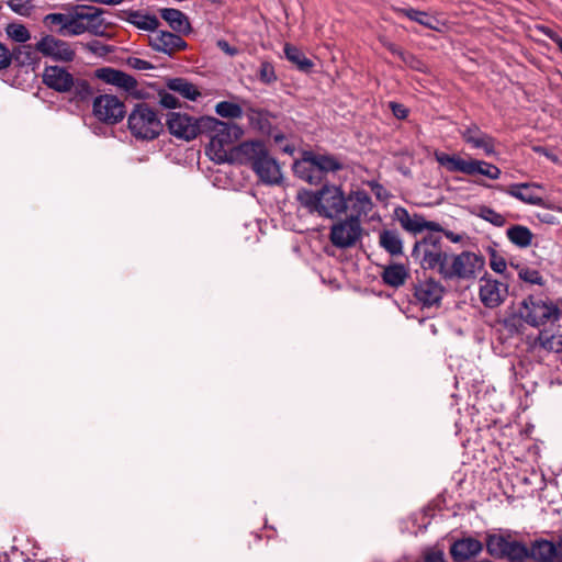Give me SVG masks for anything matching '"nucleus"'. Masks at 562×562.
I'll return each instance as SVG.
<instances>
[{
  "mask_svg": "<svg viewBox=\"0 0 562 562\" xmlns=\"http://www.w3.org/2000/svg\"><path fill=\"white\" fill-rule=\"evenodd\" d=\"M127 126L135 138L143 140L157 138L164 128L156 111L145 102L135 104L127 117Z\"/></svg>",
  "mask_w": 562,
  "mask_h": 562,
  "instance_id": "nucleus-8",
  "label": "nucleus"
},
{
  "mask_svg": "<svg viewBox=\"0 0 562 562\" xmlns=\"http://www.w3.org/2000/svg\"><path fill=\"white\" fill-rule=\"evenodd\" d=\"M92 112L100 122L109 125L121 122L126 114L124 103L112 94L98 95L93 100Z\"/></svg>",
  "mask_w": 562,
  "mask_h": 562,
  "instance_id": "nucleus-12",
  "label": "nucleus"
},
{
  "mask_svg": "<svg viewBox=\"0 0 562 562\" xmlns=\"http://www.w3.org/2000/svg\"><path fill=\"white\" fill-rule=\"evenodd\" d=\"M379 245L392 257L403 255V240L395 229H383L379 234Z\"/></svg>",
  "mask_w": 562,
  "mask_h": 562,
  "instance_id": "nucleus-27",
  "label": "nucleus"
},
{
  "mask_svg": "<svg viewBox=\"0 0 562 562\" xmlns=\"http://www.w3.org/2000/svg\"><path fill=\"white\" fill-rule=\"evenodd\" d=\"M126 64L131 68L136 69V70H149V69L155 68L153 64H150L149 61H147L145 59L138 58V57H128L126 59Z\"/></svg>",
  "mask_w": 562,
  "mask_h": 562,
  "instance_id": "nucleus-49",
  "label": "nucleus"
},
{
  "mask_svg": "<svg viewBox=\"0 0 562 562\" xmlns=\"http://www.w3.org/2000/svg\"><path fill=\"white\" fill-rule=\"evenodd\" d=\"M445 235L449 240H451L452 243H461L462 239H463V236L460 235V234H456L451 231H447L443 228V232H441V236Z\"/></svg>",
  "mask_w": 562,
  "mask_h": 562,
  "instance_id": "nucleus-58",
  "label": "nucleus"
},
{
  "mask_svg": "<svg viewBox=\"0 0 562 562\" xmlns=\"http://www.w3.org/2000/svg\"><path fill=\"white\" fill-rule=\"evenodd\" d=\"M258 78L262 83L270 85L277 80L274 67L270 61H261Z\"/></svg>",
  "mask_w": 562,
  "mask_h": 562,
  "instance_id": "nucleus-45",
  "label": "nucleus"
},
{
  "mask_svg": "<svg viewBox=\"0 0 562 562\" xmlns=\"http://www.w3.org/2000/svg\"><path fill=\"white\" fill-rule=\"evenodd\" d=\"M35 49L45 57H50L56 61L71 63L76 57V52L71 45L53 35L43 36L36 44Z\"/></svg>",
  "mask_w": 562,
  "mask_h": 562,
  "instance_id": "nucleus-14",
  "label": "nucleus"
},
{
  "mask_svg": "<svg viewBox=\"0 0 562 562\" xmlns=\"http://www.w3.org/2000/svg\"><path fill=\"white\" fill-rule=\"evenodd\" d=\"M122 14L126 22L143 31L154 32L160 25L156 15L143 13L140 10H124Z\"/></svg>",
  "mask_w": 562,
  "mask_h": 562,
  "instance_id": "nucleus-26",
  "label": "nucleus"
},
{
  "mask_svg": "<svg viewBox=\"0 0 562 562\" xmlns=\"http://www.w3.org/2000/svg\"><path fill=\"white\" fill-rule=\"evenodd\" d=\"M166 86L169 90L191 101H195L201 95L198 87L186 78L177 77L168 79Z\"/></svg>",
  "mask_w": 562,
  "mask_h": 562,
  "instance_id": "nucleus-32",
  "label": "nucleus"
},
{
  "mask_svg": "<svg viewBox=\"0 0 562 562\" xmlns=\"http://www.w3.org/2000/svg\"><path fill=\"white\" fill-rule=\"evenodd\" d=\"M394 215L396 220L400 222L402 228L404 229L408 223L411 222L412 215L408 213V211L403 206H397L394 210Z\"/></svg>",
  "mask_w": 562,
  "mask_h": 562,
  "instance_id": "nucleus-51",
  "label": "nucleus"
},
{
  "mask_svg": "<svg viewBox=\"0 0 562 562\" xmlns=\"http://www.w3.org/2000/svg\"><path fill=\"white\" fill-rule=\"evenodd\" d=\"M313 162L311 150H306L303 153L302 158L293 164V172L296 177L311 184H319L323 179Z\"/></svg>",
  "mask_w": 562,
  "mask_h": 562,
  "instance_id": "nucleus-22",
  "label": "nucleus"
},
{
  "mask_svg": "<svg viewBox=\"0 0 562 562\" xmlns=\"http://www.w3.org/2000/svg\"><path fill=\"white\" fill-rule=\"evenodd\" d=\"M201 123L202 134L210 137L207 150L212 160L217 164H237L235 156L239 145H233L243 136V128L235 123L220 121L213 116H201Z\"/></svg>",
  "mask_w": 562,
  "mask_h": 562,
  "instance_id": "nucleus-1",
  "label": "nucleus"
},
{
  "mask_svg": "<svg viewBox=\"0 0 562 562\" xmlns=\"http://www.w3.org/2000/svg\"><path fill=\"white\" fill-rule=\"evenodd\" d=\"M383 46L393 55L397 56L398 58H401L404 49H402L400 46H397L396 44L392 43V42H383Z\"/></svg>",
  "mask_w": 562,
  "mask_h": 562,
  "instance_id": "nucleus-56",
  "label": "nucleus"
},
{
  "mask_svg": "<svg viewBox=\"0 0 562 562\" xmlns=\"http://www.w3.org/2000/svg\"><path fill=\"white\" fill-rule=\"evenodd\" d=\"M10 49L0 43V70L7 69L10 66Z\"/></svg>",
  "mask_w": 562,
  "mask_h": 562,
  "instance_id": "nucleus-54",
  "label": "nucleus"
},
{
  "mask_svg": "<svg viewBox=\"0 0 562 562\" xmlns=\"http://www.w3.org/2000/svg\"><path fill=\"white\" fill-rule=\"evenodd\" d=\"M477 216L496 227H503L506 224V220L501 213L486 205L477 207Z\"/></svg>",
  "mask_w": 562,
  "mask_h": 562,
  "instance_id": "nucleus-41",
  "label": "nucleus"
},
{
  "mask_svg": "<svg viewBox=\"0 0 562 562\" xmlns=\"http://www.w3.org/2000/svg\"><path fill=\"white\" fill-rule=\"evenodd\" d=\"M555 546V552H554V555H555V561H562V539L554 543Z\"/></svg>",
  "mask_w": 562,
  "mask_h": 562,
  "instance_id": "nucleus-62",
  "label": "nucleus"
},
{
  "mask_svg": "<svg viewBox=\"0 0 562 562\" xmlns=\"http://www.w3.org/2000/svg\"><path fill=\"white\" fill-rule=\"evenodd\" d=\"M506 236L512 244L519 248H527L531 245L533 234L524 225H513L506 231Z\"/></svg>",
  "mask_w": 562,
  "mask_h": 562,
  "instance_id": "nucleus-34",
  "label": "nucleus"
},
{
  "mask_svg": "<svg viewBox=\"0 0 562 562\" xmlns=\"http://www.w3.org/2000/svg\"><path fill=\"white\" fill-rule=\"evenodd\" d=\"M394 11L429 30H438V20L425 11H419L414 8H395Z\"/></svg>",
  "mask_w": 562,
  "mask_h": 562,
  "instance_id": "nucleus-33",
  "label": "nucleus"
},
{
  "mask_svg": "<svg viewBox=\"0 0 562 562\" xmlns=\"http://www.w3.org/2000/svg\"><path fill=\"white\" fill-rule=\"evenodd\" d=\"M406 66L419 69L420 60L412 53L404 50L400 58Z\"/></svg>",
  "mask_w": 562,
  "mask_h": 562,
  "instance_id": "nucleus-53",
  "label": "nucleus"
},
{
  "mask_svg": "<svg viewBox=\"0 0 562 562\" xmlns=\"http://www.w3.org/2000/svg\"><path fill=\"white\" fill-rule=\"evenodd\" d=\"M427 271H415L413 296L422 308L439 306L445 294V286L434 277L427 276Z\"/></svg>",
  "mask_w": 562,
  "mask_h": 562,
  "instance_id": "nucleus-11",
  "label": "nucleus"
},
{
  "mask_svg": "<svg viewBox=\"0 0 562 562\" xmlns=\"http://www.w3.org/2000/svg\"><path fill=\"white\" fill-rule=\"evenodd\" d=\"M346 198L341 187L327 183L317 191L300 189L296 193V200L304 209L326 218H338L347 212Z\"/></svg>",
  "mask_w": 562,
  "mask_h": 562,
  "instance_id": "nucleus-2",
  "label": "nucleus"
},
{
  "mask_svg": "<svg viewBox=\"0 0 562 562\" xmlns=\"http://www.w3.org/2000/svg\"><path fill=\"white\" fill-rule=\"evenodd\" d=\"M159 14L161 19L168 23L173 32L182 35H188L192 32L189 18L181 10L175 8H164L159 10Z\"/></svg>",
  "mask_w": 562,
  "mask_h": 562,
  "instance_id": "nucleus-23",
  "label": "nucleus"
},
{
  "mask_svg": "<svg viewBox=\"0 0 562 562\" xmlns=\"http://www.w3.org/2000/svg\"><path fill=\"white\" fill-rule=\"evenodd\" d=\"M215 112L225 119H240L244 114L243 108L234 102L221 101L215 106Z\"/></svg>",
  "mask_w": 562,
  "mask_h": 562,
  "instance_id": "nucleus-40",
  "label": "nucleus"
},
{
  "mask_svg": "<svg viewBox=\"0 0 562 562\" xmlns=\"http://www.w3.org/2000/svg\"><path fill=\"white\" fill-rule=\"evenodd\" d=\"M348 210L350 214L347 218L359 222L361 224V217L367 216L373 207L372 200L368 192L364 190L351 191L347 198Z\"/></svg>",
  "mask_w": 562,
  "mask_h": 562,
  "instance_id": "nucleus-21",
  "label": "nucleus"
},
{
  "mask_svg": "<svg viewBox=\"0 0 562 562\" xmlns=\"http://www.w3.org/2000/svg\"><path fill=\"white\" fill-rule=\"evenodd\" d=\"M166 125L171 135L184 140H192L202 134L201 117L194 119L179 112H169Z\"/></svg>",
  "mask_w": 562,
  "mask_h": 562,
  "instance_id": "nucleus-13",
  "label": "nucleus"
},
{
  "mask_svg": "<svg viewBox=\"0 0 562 562\" xmlns=\"http://www.w3.org/2000/svg\"><path fill=\"white\" fill-rule=\"evenodd\" d=\"M311 156L314 161L313 164L315 165L316 170L323 180L328 172H336L344 168L342 162L339 161L334 155L317 154L311 150Z\"/></svg>",
  "mask_w": 562,
  "mask_h": 562,
  "instance_id": "nucleus-30",
  "label": "nucleus"
},
{
  "mask_svg": "<svg viewBox=\"0 0 562 562\" xmlns=\"http://www.w3.org/2000/svg\"><path fill=\"white\" fill-rule=\"evenodd\" d=\"M284 55L290 63L295 65L300 71L305 74H310L315 66L314 61L307 58L299 47L289 43L284 45Z\"/></svg>",
  "mask_w": 562,
  "mask_h": 562,
  "instance_id": "nucleus-31",
  "label": "nucleus"
},
{
  "mask_svg": "<svg viewBox=\"0 0 562 562\" xmlns=\"http://www.w3.org/2000/svg\"><path fill=\"white\" fill-rule=\"evenodd\" d=\"M247 117L252 128L263 134H270L272 127L270 119L273 117V115L269 111L248 106Z\"/></svg>",
  "mask_w": 562,
  "mask_h": 562,
  "instance_id": "nucleus-28",
  "label": "nucleus"
},
{
  "mask_svg": "<svg viewBox=\"0 0 562 562\" xmlns=\"http://www.w3.org/2000/svg\"><path fill=\"white\" fill-rule=\"evenodd\" d=\"M406 232L412 233L414 235L427 232H443V227L434 221H427L424 215L414 213L411 217V222L404 228Z\"/></svg>",
  "mask_w": 562,
  "mask_h": 562,
  "instance_id": "nucleus-35",
  "label": "nucleus"
},
{
  "mask_svg": "<svg viewBox=\"0 0 562 562\" xmlns=\"http://www.w3.org/2000/svg\"><path fill=\"white\" fill-rule=\"evenodd\" d=\"M554 542L546 539H537L527 547V560L531 559L538 562H557Z\"/></svg>",
  "mask_w": 562,
  "mask_h": 562,
  "instance_id": "nucleus-24",
  "label": "nucleus"
},
{
  "mask_svg": "<svg viewBox=\"0 0 562 562\" xmlns=\"http://www.w3.org/2000/svg\"><path fill=\"white\" fill-rule=\"evenodd\" d=\"M5 32L10 38L18 43L24 44L31 38L30 31L21 23L8 24Z\"/></svg>",
  "mask_w": 562,
  "mask_h": 562,
  "instance_id": "nucleus-43",
  "label": "nucleus"
},
{
  "mask_svg": "<svg viewBox=\"0 0 562 562\" xmlns=\"http://www.w3.org/2000/svg\"><path fill=\"white\" fill-rule=\"evenodd\" d=\"M8 7L20 15H30L33 5L31 0H9Z\"/></svg>",
  "mask_w": 562,
  "mask_h": 562,
  "instance_id": "nucleus-46",
  "label": "nucleus"
},
{
  "mask_svg": "<svg viewBox=\"0 0 562 562\" xmlns=\"http://www.w3.org/2000/svg\"><path fill=\"white\" fill-rule=\"evenodd\" d=\"M94 44H99V42H93V43H91V44H87L88 49H90V50H92V52H95V50H97V48L94 47Z\"/></svg>",
  "mask_w": 562,
  "mask_h": 562,
  "instance_id": "nucleus-64",
  "label": "nucleus"
},
{
  "mask_svg": "<svg viewBox=\"0 0 562 562\" xmlns=\"http://www.w3.org/2000/svg\"><path fill=\"white\" fill-rule=\"evenodd\" d=\"M518 278L525 283L537 284L540 286L546 285V280L540 273L539 270L527 267V266H516Z\"/></svg>",
  "mask_w": 562,
  "mask_h": 562,
  "instance_id": "nucleus-39",
  "label": "nucleus"
},
{
  "mask_svg": "<svg viewBox=\"0 0 562 562\" xmlns=\"http://www.w3.org/2000/svg\"><path fill=\"white\" fill-rule=\"evenodd\" d=\"M412 258L419 265L422 271L436 270L440 274L441 267L450 260L449 247L443 244L441 232H427L416 240Z\"/></svg>",
  "mask_w": 562,
  "mask_h": 562,
  "instance_id": "nucleus-5",
  "label": "nucleus"
},
{
  "mask_svg": "<svg viewBox=\"0 0 562 562\" xmlns=\"http://www.w3.org/2000/svg\"><path fill=\"white\" fill-rule=\"evenodd\" d=\"M362 234V227L359 222L346 218L335 223L330 227L329 239L331 244L340 249H346L356 245Z\"/></svg>",
  "mask_w": 562,
  "mask_h": 562,
  "instance_id": "nucleus-15",
  "label": "nucleus"
},
{
  "mask_svg": "<svg viewBox=\"0 0 562 562\" xmlns=\"http://www.w3.org/2000/svg\"><path fill=\"white\" fill-rule=\"evenodd\" d=\"M484 266L483 256L464 250L458 255L450 254V260L441 267L439 276L443 280H475Z\"/></svg>",
  "mask_w": 562,
  "mask_h": 562,
  "instance_id": "nucleus-7",
  "label": "nucleus"
},
{
  "mask_svg": "<svg viewBox=\"0 0 562 562\" xmlns=\"http://www.w3.org/2000/svg\"><path fill=\"white\" fill-rule=\"evenodd\" d=\"M436 160L449 172H461L468 176L482 175L492 180L498 179L502 173L501 169L491 162L479 159L465 160L459 155L436 153Z\"/></svg>",
  "mask_w": 562,
  "mask_h": 562,
  "instance_id": "nucleus-10",
  "label": "nucleus"
},
{
  "mask_svg": "<svg viewBox=\"0 0 562 562\" xmlns=\"http://www.w3.org/2000/svg\"><path fill=\"white\" fill-rule=\"evenodd\" d=\"M103 10H94L93 13H79L78 19H82L88 32L93 35H102L105 26L104 20L101 18Z\"/></svg>",
  "mask_w": 562,
  "mask_h": 562,
  "instance_id": "nucleus-37",
  "label": "nucleus"
},
{
  "mask_svg": "<svg viewBox=\"0 0 562 562\" xmlns=\"http://www.w3.org/2000/svg\"><path fill=\"white\" fill-rule=\"evenodd\" d=\"M497 190L505 192L509 194L513 198H516L517 200L530 204V205H537V206H543L544 200L533 193V189L538 188L541 189L542 187L535 182H521V183H513L508 187H504L501 184H497L495 187Z\"/></svg>",
  "mask_w": 562,
  "mask_h": 562,
  "instance_id": "nucleus-20",
  "label": "nucleus"
},
{
  "mask_svg": "<svg viewBox=\"0 0 562 562\" xmlns=\"http://www.w3.org/2000/svg\"><path fill=\"white\" fill-rule=\"evenodd\" d=\"M484 544L471 536L454 540L449 553L453 562H468L483 551Z\"/></svg>",
  "mask_w": 562,
  "mask_h": 562,
  "instance_id": "nucleus-18",
  "label": "nucleus"
},
{
  "mask_svg": "<svg viewBox=\"0 0 562 562\" xmlns=\"http://www.w3.org/2000/svg\"><path fill=\"white\" fill-rule=\"evenodd\" d=\"M123 0H105L104 4H120Z\"/></svg>",
  "mask_w": 562,
  "mask_h": 562,
  "instance_id": "nucleus-63",
  "label": "nucleus"
},
{
  "mask_svg": "<svg viewBox=\"0 0 562 562\" xmlns=\"http://www.w3.org/2000/svg\"><path fill=\"white\" fill-rule=\"evenodd\" d=\"M75 11L78 13H93L94 10H101L100 8L92 7V5H76L74 8Z\"/></svg>",
  "mask_w": 562,
  "mask_h": 562,
  "instance_id": "nucleus-60",
  "label": "nucleus"
},
{
  "mask_svg": "<svg viewBox=\"0 0 562 562\" xmlns=\"http://www.w3.org/2000/svg\"><path fill=\"white\" fill-rule=\"evenodd\" d=\"M372 191L374 192V194L376 195V198L379 200H383L386 196V194L384 196L382 195V192H385V190H384L383 186L380 183H373Z\"/></svg>",
  "mask_w": 562,
  "mask_h": 562,
  "instance_id": "nucleus-61",
  "label": "nucleus"
},
{
  "mask_svg": "<svg viewBox=\"0 0 562 562\" xmlns=\"http://www.w3.org/2000/svg\"><path fill=\"white\" fill-rule=\"evenodd\" d=\"M42 81L58 93H71V100L77 102L89 101L94 92L87 79L75 78L67 68L57 65L44 68Z\"/></svg>",
  "mask_w": 562,
  "mask_h": 562,
  "instance_id": "nucleus-6",
  "label": "nucleus"
},
{
  "mask_svg": "<svg viewBox=\"0 0 562 562\" xmlns=\"http://www.w3.org/2000/svg\"><path fill=\"white\" fill-rule=\"evenodd\" d=\"M149 46L156 52L172 56L177 52L187 49L188 44L179 33L159 31L155 36L149 37Z\"/></svg>",
  "mask_w": 562,
  "mask_h": 562,
  "instance_id": "nucleus-17",
  "label": "nucleus"
},
{
  "mask_svg": "<svg viewBox=\"0 0 562 562\" xmlns=\"http://www.w3.org/2000/svg\"><path fill=\"white\" fill-rule=\"evenodd\" d=\"M424 562H447L442 550H428L424 554Z\"/></svg>",
  "mask_w": 562,
  "mask_h": 562,
  "instance_id": "nucleus-52",
  "label": "nucleus"
},
{
  "mask_svg": "<svg viewBox=\"0 0 562 562\" xmlns=\"http://www.w3.org/2000/svg\"><path fill=\"white\" fill-rule=\"evenodd\" d=\"M68 18H69V14L49 13V14L45 15L43 22H44V25L47 29H49L52 32H55L58 35L65 36Z\"/></svg>",
  "mask_w": 562,
  "mask_h": 562,
  "instance_id": "nucleus-38",
  "label": "nucleus"
},
{
  "mask_svg": "<svg viewBox=\"0 0 562 562\" xmlns=\"http://www.w3.org/2000/svg\"><path fill=\"white\" fill-rule=\"evenodd\" d=\"M122 70L114 69L112 67H102L98 68L94 71L95 78L104 81L105 83L115 86L116 81L119 80V76Z\"/></svg>",
  "mask_w": 562,
  "mask_h": 562,
  "instance_id": "nucleus-44",
  "label": "nucleus"
},
{
  "mask_svg": "<svg viewBox=\"0 0 562 562\" xmlns=\"http://www.w3.org/2000/svg\"><path fill=\"white\" fill-rule=\"evenodd\" d=\"M217 47L229 56H235L238 53V49L231 46L229 43L225 40H218Z\"/></svg>",
  "mask_w": 562,
  "mask_h": 562,
  "instance_id": "nucleus-55",
  "label": "nucleus"
},
{
  "mask_svg": "<svg viewBox=\"0 0 562 562\" xmlns=\"http://www.w3.org/2000/svg\"><path fill=\"white\" fill-rule=\"evenodd\" d=\"M409 278V270L403 263H390L383 268L381 279L387 286L398 289L403 286Z\"/></svg>",
  "mask_w": 562,
  "mask_h": 562,
  "instance_id": "nucleus-25",
  "label": "nucleus"
},
{
  "mask_svg": "<svg viewBox=\"0 0 562 562\" xmlns=\"http://www.w3.org/2000/svg\"><path fill=\"white\" fill-rule=\"evenodd\" d=\"M78 15L79 13L75 10L69 13L65 36H75L88 32L89 26H86L83 20L78 19Z\"/></svg>",
  "mask_w": 562,
  "mask_h": 562,
  "instance_id": "nucleus-42",
  "label": "nucleus"
},
{
  "mask_svg": "<svg viewBox=\"0 0 562 562\" xmlns=\"http://www.w3.org/2000/svg\"><path fill=\"white\" fill-rule=\"evenodd\" d=\"M550 40L558 46L560 52L562 53V37H560L555 32L549 30L548 32H544Z\"/></svg>",
  "mask_w": 562,
  "mask_h": 562,
  "instance_id": "nucleus-59",
  "label": "nucleus"
},
{
  "mask_svg": "<svg viewBox=\"0 0 562 562\" xmlns=\"http://www.w3.org/2000/svg\"><path fill=\"white\" fill-rule=\"evenodd\" d=\"M490 266L497 273H503L507 267L505 258L493 248H490Z\"/></svg>",
  "mask_w": 562,
  "mask_h": 562,
  "instance_id": "nucleus-47",
  "label": "nucleus"
},
{
  "mask_svg": "<svg viewBox=\"0 0 562 562\" xmlns=\"http://www.w3.org/2000/svg\"><path fill=\"white\" fill-rule=\"evenodd\" d=\"M159 104L165 109H176L180 106L179 100L166 90L158 91Z\"/></svg>",
  "mask_w": 562,
  "mask_h": 562,
  "instance_id": "nucleus-48",
  "label": "nucleus"
},
{
  "mask_svg": "<svg viewBox=\"0 0 562 562\" xmlns=\"http://www.w3.org/2000/svg\"><path fill=\"white\" fill-rule=\"evenodd\" d=\"M235 160L238 165H249L259 180L266 184H279L282 180L279 164L269 155L266 144L261 140L240 143Z\"/></svg>",
  "mask_w": 562,
  "mask_h": 562,
  "instance_id": "nucleus-3",
  "label": "nucleus"
},
{
  "mask_svg": "<svg viewBox=\"0 0 562 562\" xmlns=\"http://www.w3.org/2000/svg\"><path fill=\"white\" fill-rule=\"evenodd\" d=\"M115 86L136 99H146L148 97L144 89H138L137 80L124 71H121Z\"/></svg>",
  "mask_w": 562,
  "mask_h": 562,
  "instance_id": "nucleus-36",
  "label": "nucleus"
},
{
  "mask_svg": "<svg viewBox=\"0 0 562 562\" xmlns=\"http://www.w3.org/2000/svg\"><path fill=\"white\" fill-rule=\"evenodd\" d=\"M389 106L396 119L405 120L408 116V109L404 104L392 101Z\"/></svg>",
  "mask_w": 562,
  "mask_h": 562,
  "instance_id": "nucleus-50",
  "label": "nucleus"
},
{
  "mask_svg": "<svg viewBox=\"0 0 562 562\" xmlns=\"http://www.w3.org/2000/svg\"><path fill=\"white\" fill-rule=\"evenodd\" d=\"M518 316L527 325L540 328L559 323L562 310L547 294L530 293L519 304Z\"/></svg>",
  "mask_w": 562,
  "mask_h": 562,
  "instance_id": "nucleus-4",
  "label": "nucleus"
},
{
  "mask_svg": "<svg viewBox=\"0 0 562 562\" xmlns=\"http://www.w3.org/2000/svg\"><path fill=\"white\" fill-rule=\"evenodd\" d=\"M463 142L475 149H483L485 155L495 154V138L472 123L460 132Z\"/></svg>",
  "mask_w": 562,
  "mask_h": 562,
  "instance_id": "nucleus-19",
  "label": "nucleus"
},
{
  "mask_svg": "<svg viewBox=\"0 0 562 562\" xmlns=\"http://www.w3.org/2000/svg\"><path fill=\"white\" fill-rule=\"evenodd\" d=\"M485 548L487 554L497 560L527 561V546L513 539L509 532L486 533Z\"/></svg>",
  "mask_w": 562,
  "mask_h": 562,
  "instance_id": "nucleus-9",
  "label": "nucleus"
},
{
  "mask_svg": "<svg viewBox=\"0 0 562 562\" xmlns=\"http://www.w3.org/2000/svg\"><path fill=\"white\" fill-rule=\"evenodd\" d=\"M35 46L20 45L10 50V65L13 63L16 67L22 68L25 66L35 65L38 63Z\"/></svg>",
  "mask_w": 562,
  "mask_h": 562,
  "instance_id": "nucleus-29",
  "label": "nucleus"
},
{
  "mask_svg": "<svg viewBox=\"0 0 562 562\" xmlns=\"http://www.w3.org/2000/svg\"><path fill=\"white\" fill-rule=\"evenodd\" d=\"M533 151L546 156L547 158H549L550 160H552L554 162L558 160V157L555 155H553L552 153H550V150L543 146H535Z\"/></svg>",
  "mask_w": 562,
  "mask_h": 562,
  "instance_id": "nucleus-57",
  "label": "nucleus"
},
{
  "mask_svg": "<svg viewBox=\"0 0 562 562\" xmlns=\"http://www.w3.org/2000/svg\"><path fill=\"white\" fill-rule=\"evenodd\" d=\"M480 300L487 308L498 307L508 295V284L497 281L486 273L480 279Z\"/></svg>",
  "mask_w": 562,
  "mask_h": 562,
  "instance_id": "nucleus-16",
  "label": "nucleus"
}]
</instances>
